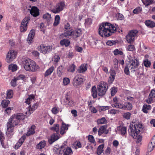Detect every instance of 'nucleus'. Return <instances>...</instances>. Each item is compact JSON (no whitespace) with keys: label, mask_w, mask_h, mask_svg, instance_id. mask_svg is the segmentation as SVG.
<instances>
[{"label":"nucleus","mask_w":155,"mask_h":155,"mask_svg":"<svg viewBox=\"0 0 155 155\" xmlns=\"http://www.w3.org/2000/svg\"><path fill=\"white\" fill-rule=\"evenodd\" d=\"M13 109V107H8L5 110V113L8 114L10 113L11 110H12Z\"/></svg>","instance_id":"6e6d98bb"},{"label":"nucleus","mask_w":155,"mask_h":155,"mask_svg":"<svg viewBox=\"0 0 155 155\" xmlns=\"http://www.w3.org/2000/svg\"><path fill=\"white\" fill-rule=\"evenodd\" d=\"M46 144V141L43 140L38 144L36 146V148L38 149H41L44 147Z\"/></svg>","instance_id":"2f4dec72"},{"label":"nucleus","mask_w":155,"mask_h":155,"mask_svg":"<svg viewBox=\"0 0 155 155\" xmlns=\"http://www.w3.org/2000/svg\"><path fill=\"white\" fill-rule=\"evenodd\" d=\"M143 4L146 6H148L154 2V0H141Z\"/></svg>","instance_id":"37998d69"},{"label":"nucleus","mask_w":155,"mask_h":155,"mask_svg":"<svg viewBox=\"0 0 155 155\" xmlns=\"http://www.w3.org/2000/svg\"><path fill=\"white\" fill-rule=\"evenodd\" d=\"M70 82V79L67 78H64L63 80V83L64 85H68Z\"/></svg>","instance_id":"864d4df0"},{"label":"nucleus","mask_w":155,"mask_h":155,"mask_svg":"<svg viewBox=\"0 0 155 155\" xmlns=\"http://www.w3.org/2000/svg\"><path fill=\"white\" fill-rule=\"evenodd\" d=\"M87 69V65L86 64H82L78 70V71L79 73H84Z\"/></svg>","instance_id":"5701e85b"},{"label":"nucleus","mask_w":155,"mask_h":155,"mask_svg":"<svg viewBox=\"0 0 155 155\" xmlns=\"http://www.w3.org/2000/svg\"><path fill=\"white\" fill-rule=\"evenodd\" d=\"M52 49V48L50 46H46L44 45H40L39 51L45 54L51 51Z\"/></svg>","instance_id":"ddd939ff"},{"label":"nucleus","mask_w":155,"mask_h":155,"mask_svg":"<svg viewBox=\"0 0 155 155\" xmlns=\"http://www.w3.org/2000/svg\"><path fill=\"white\" fill-rule=\"evenodd\" d=\"M43 18L47 22H50L52 21L51 15L48 13H46L44 14L43 16Z\"/></svg>","instance_id":"393cba45"},{"label":"nucleus","mask_w":155,"mask_h":155,"mask_svg":"<svg viewBox=\"0 0 155 155\" xmlns=\"http://www.w3.org/2000/svg\"><path fill=\"white\" fill-rule=\"evenodd\" d=\"M135 49V47L134 45H129L127 49V50L129 51H132Z\"/></svg>","instance_id":"69168bd1"},{"label":"nucleus","mask_w":155,"mask_h":155,"mask_svg":"<svg viewBox=\"0 0 155 155\" xmlns=\"http://www.w3.org/2000/svg\"><path fill=\"white\" fill-rule=\"evenodd\" d=\"M6 96L5 98L6 99H10L12 98L13 96V90L9 89L7 90L6 92Z\"/></svg>","instance_id":"c756f323"},{"label":"nucleus","mask_w":155,"mask_h":155,"mask_svg":"<svg viewBox=\"0 0 155 155\" xmlns=\"http://www.w3.org/2000/svg\"><path fill=\"white\" fill-rule=\"evenodd\" d=\"M22 62L26 71L35 72L39 69V66L35 61L28 58H24Z\"/></svg>","instance_id":"39448f33"},{"label":"nucleus","mask_w":155,"mask_h":155,"mask_svg":"<svg viewBox=\"0 0 155 155\" xmlns=\"http://www.w3.org/2000/svg\"><path fill=\"white\" fill-rule=\"evenodd\" d=\"M131 115V114L129 112H127L125 113H124L123 114V116L124 118L125 119L128 120L130 119Z\"/></svg>","instance_id":"4d7b16f0"},{"label":"nucleus","mask_w":155,"mask_h":155,"mask_svg":"<svg viewBox=\"0 0 155 155\" xmlns=\"http://www.w3.org/2000/svg\"><path fill=\"white\" fill-rule=\"evenodd\" d=\"M92 20L91 18H87L85 19V26H89L92 23Z\"/></svg>","instance_id":"8fccbe9b"},{"label":"nucleus","mask_w":155,"mask_h":155,"mask_svg":"<svg viewBox=\"0 0 155 155\" xmlns=\"http://www.w3.org/2000/svg\"><path fill=\"white\" fill-rule=\"evenodd\" d=\"M128 59L129 63L125 67L124 69V72L127 75L130 74L129 70L131 72L136 71L139 65V61L137 59L135 58H133L131 56H129Z\"/></svg>","instance_id":"20e7f679"},{"label":"nucleus","mask_w":155,"mask_h":155,"mask_svg":"<svg viewBox=\"0 0 155 155\" xmlns=\"http://www.w3.org/2000/svg\"><path fill=\"white\" fill-rule=\"evenodd\" d=\"M54 70V67L53 66H51L46 71L44 74L45 76L46 77L51 74Z\"/></svg>","instance_id":"c85d7f7f"},{"label":"nucleus","mask_w":155,"mask_h":155,"mask_svg":"<svg viewBox=\"0 0 155 155\" xmlns=\"http://www.w3.org/2000/svg\"><path fill=\"white\" fill-rule=\"evenodd\" d=\"M116 73L114 70L111 69L110 70V74L109 77L108 82L109 83H112L114 81Z\"/></svg>","instance_id":"aec40b11"},{"label":"nucleus","mask_w":155,"mask_h":155,"mask_svg":"<svg viewBox=\"0 0 155 155\" xmlns=\"http://www.w3.org/2000/svg\"><path fill=\"white\" fill-rule=\"evenodd\" d=\"M30 20V18L28 17H26L22 20L20 27V29L21 32H25L27 29V24Z\"/></svg>","instance_id":"9b49d317"},{"label":"nucleus","mask_w":155,"mask_h":155,"mask_svg":"<svg viewBox=\"0 0 155 155\" xmlns=\"http://www.w3.org/2000/svg\"><path fill=\"white\" fill-rule=\"evenodd\" d=\"M17 80H16V77H14L11 81V86L14 87H15L17 85Z\"/></svg>","instance_id":"5fc2aeb1"},{"label":"nucleus","mask_w":155,"mask_h":155,"mask_svg":"<svg viewBox=\"0 0 155 155\" xmlns=\"http://www.w3.org/2000/svg\"><path fill=\"white\" fill-rule=\"evenodd\" d=\"M60 20V17L59 15H56L54 18V21L53 23V25L56 26L59 23Z\"/></svg>","instance_id":"a19ab883"},{"label":"nucleus","mask_w":155,"mask_h":155,"mask_svg":"<svg viewBox=\"0 0 155 155\" xmlns=\"http://www.w3.org/2000/svg\"><path fill=\"white\" fill-rule=\"evenodd\" d=\"M65 104L67 107H71L75 105V103L71 100L66 97L65 101Z\"/></svg>","instance_id":"4be33fe9"},{"label":"nucleus","mask_w":155,"mask_h":155,"mask_svg":"<svg viewBox=\"0 0 155 155\" xmlns=\"http://www.w3.org/2000/svg\"><path fill=\"white\" fill-rule=\"evenodd\" d=\"M127 129L125 127L120 126L117 128V130L121 135H124L127 132Z\"/></svg>","instance_id":"412c9836"},{"label":"nucleus","mask_w":155,"mask_h":155,"mask_svg":"<svg viewBox=\"0 0 155 155\" xmlns=\"http://www.w3.org/2000/svg\"><path fill=\"white\" fill-rule=\"evenodd\" d=\"M63 67L60 66L58 67L57 70V74L59 77H61L63 73Z\"/></svg>","instance_id":"c9c22d12"},{"label":"nucleus","mask_w":155,"mask_h":155,"mask_svg":"<svg viewBox=\"0 0 155 155\" xmlns=\"http://www.w3.org/2000/svg\"><path fill=\"white\" fill-rule=\"evenodd\" d=\"M25 135H24L19 140L18 142L16 144L15 148L16 149H18L21 145V144L24 142L25 138Z\"/></svg>","instance_id":"6ab92c4d"},{"label":"nucleus","mask_w":155,"mask_h":155,"mask_svg":"<svg viewBox=\"0 0 155 155\" xmlns=\"http://www.w3.org/2000/svg\"><path fill=\"white\" fill-rule=\"evenodd\" d=\"M114 104L111 105L113 107L123 110H131L132 108V104L129 102H126L124 104L119 102L117 98L115 97L113 98Z\"/></svg>","instance_id":"423d86ee"},{"label":"nucleus","mask_w":155,"mask_h":155,"mask_svg":"<svg viewBox=\"0 0 155 155\" xmlns=\"http://www.w3.org/2000/svg\"><path fill=\"white\" fill-rule=\"evenodd\" d=\"M111 94L112 96H114L117 91V88L116 87H112L111 88Z\"/></svg>","instance_id":"052dcab7"},{"label":"nucleus","mask_w":155,"mask_h":155,"mask_svg":"<svg viewBox=\"0 0 155 155\" xmlns=\"http://www.w3.org/2000/svg\"><path fill=\"white\" fill-rule=\"evenodd\" d=\"M68 129V126L66 124H62L60 129V134L63 135L66 133Z\"/></svg>","instance_id":"bb28decb"},{"label":"nucleus","mask_w":155,"mask_h":155,"mask_svg":"<svg viewBox=\"0 0 155 155\" xmlns=\"http://www.w3.org/2000/svg\"><path fill=\"white\" fill-rule=\"evenodd\" d=\"M81 30L80 29H76L74 30L73 32V38H75L79 37L81 34Z\"/></svg>","instance_id":"b1692460"},{"label":"nucleus","mask_w":155,"mask_h":155,"mask_svg":"<svg viewBox=\"0 0 155 155\" xmlns=\"http://www.w3.org/2000/svg\"><path fill=\"white\" fill-rule=\"evenodd\" d=\"M155 100V91L152 90L150 92L148 99L147 100V102L148 104L153 102Z\"/></svg>","instance_id":"4468645a"},{"label":"nucleus","mask_w":155,"mask_h":155,"mask_svg":"<svg viewBox=\"0 0 155 155\" xmlns=\"http://www.w3.org/2000/svg\"><path fill=\"white\" fill-rule=\"evenodd\" d=\"M34 98L35 96L33 95H31L29 96L28 98L26 99L25 103L28 104H29L30 103L31 101L34 100Z\"/></svg>","instance_id":"49530a36"},{"label":"nucleus","mask_w":155,"mask_h":155,"mask_svg":"<svg viewBox=\"0 0 155 155\" xmlns=\"http://www.w3.org/2000/svg\"><path fill=\"white\" fill-rule=\"evenodd\" d=\"M142 129V125L140 124H130L129 126L128 133L133 138L137 139V142L139 143L142 140V136L140 134Z\"/></svg>","instance_id":"f03ea898"},{"label":"nucleus","mask_w":155,"mask_h":155,"mask_svg":"<svg viewBox=\"0 0 155 155\" xmlns=\"http://www.w3.org/2000/svg\"><path fill=\"white\" fill-rule=\"evenodd\" d=\"M155 147V144L153 145H152L151 144H149L148 146V150L149 151H152L153 149V148Z\"/></svg>","instance_id":"774afa93"},{"label":"nucleus","mask_w":155,"mask_h":155,"mask_svg":"<svg viewBox=\"0 0 155 155\" xmlns=\"http://www.w3.org/2000/svg\"><path fill=\"white\" fill-rule=\"evenodd\" d=\"M35 125L31 126L29 129L27 134H26V135L27 136H29L31 135L34 134L35 132Z\"/></svg>","instance_id":"cd10ccee"},{"label":"nucleus","mask_w":155,"mask_h":155,"mask_svg":"<svg viewBox=\"0 0 155 155\" xmlns=\"http://www.w3.org/2000/svg\"><path fill=\"white\" fill-rule=\"evenodd\" d=\"M73 153V151L71 148L68 147L64 152V155H71Z\"/></svg>","instance_id":"a18cd8bd"},{"label":"nucleus","mask_w":155,"mask_h":155,"mask_svg":"<svg viewBox=\"0 0 155 155\" xmlns=\"http://www.w3.org/2000/svg\"><path fill=\"white\" fill-rule=\"evenodd\" d=\"M108 132V131L106 130V126L105 125L102 126H101L98 130V134L100 136L103 133L107 134Z\"/></svg>","instance_id":"a211bd4d"},{"label":"nucleus","mask_w":155,"mask_h":155,"mask_svg":"<svg viewBox=\"0 0 155 155\" xmlns=\"http://www.w3.org/2000/svg\"><path fill=\"white\" fill-rule=\"evenodd\" d=\"M70 43L69 41L67 39H63L61 41L60 44L62 45H65L66 47L69 46Z\"/></svg>","instance_id":"e433bc0d"},{"label":"nucleus","mask_w":155,"mask_h":155,"mask_svg":"<svg viewBox=\"0 0 155 155\" xmlns=\"http://www.w3.org/2000/svg\"><path fill=\"white\" fill-rule=\"evenodd\" d=\"M88 140L91 143H94L95 141L94 137L92 135H89L88 137Z\"/></svg>","instance_id":"bf43d9fd"},{"label":"nucleus","mask_w":155,"mask_h":155,"mask_svg":"<svg viewBox=\"0 0 155 155\" xmlns=\"http://www.w3.org/2000/svg\"><path fill=\"white\" fill-rule=\"evenodd\" d=\"M97 122L98 124H103L107 123V121L104 117H102L98 119L97 120Z\"/></svg>","instance_id":"de8ad7c7"},{"label":"nucleus","mask_w":155,"mask_h":155,"mask_svg":"<svg viewBox=\"0 0 155 155\" xmlns=\"http://www.w3.org/2000/svg\"><path fill=\"white\" fill-rule=\"evenodd\" d=\"M151 107L150 105L144 104L142 108V111L145 113H147L148 111L151 109Z\"/></svg>","instance_id":"72a5a7b5"},{"label":"nucleus","mask_w":155,"mask_h":155,"mask_svg":"<svg viewBox=\"0 0 155 155\" xmlns=\"http://www.w3.org/2000/svg\"><path fill=\"white\" fill-rule=\"evenodd\" d=\"M104 147V144H101L99 145L97 150V154L100 155L103 152V149Z\"/></svg>","instance_id":"09e8293b"},{"label":"nucleus","mask_w":155,"mask_h":155,"mask_svg":"<svg viewBox=\"0 0 155 155\" xmlns=\"http://www.w3.org/2000/svg\"><path fill=\"white\" fill-rule=\"evenodd\" d=\"M107 89V84L104 82L101 81L97 87L98 94L101 96L104 95Z\"/></svg>","instance_id":"0eeeda50"},{"label":"nucleus","mask_w":155,"mask_h":155,"mask_svg":"<svg viewBox=\"0 0 155 155\" xmlns=\"http://www.w3.org/2000/svg\"><path fill=\"white\" fill-rule=\"evenodd\" d=\"M59 111V108L54 107L52 108L51 112L52 113L54 114H57Z\"/></svg>","instance_id":"e2e57ef3"},{"label":"nucleus","mask_w":155,"mask_h":155,"mask_svg":"<svg viewBox=\"0 0 155 155\" xmlns=\"http://www.w3.org/2000/svg\"><path fill=\"white\" fill-rule=\"evenodd\" d=\"M14 115L18 120L19 122L20 120H23L25 118V115L21 113H19Z\"/></svg>","instance_id":"473e14b6"},{"label":"nucleus","mask_w":155,"mask_h":155,"mask_svg":"<svg viewBox=\"0 0 155 155\" xmlns=\"http://www.w3.org/2000/svg\"><path fill=\"white\" fill-rule=\"evenodd\" d=\"M155 147V144L153 145H152L151 144H149L148 146V150L149 151H152L153 149V148Z\"/></svg>","instance_id":"338daca9"},{"label":"nucleus","mask_w":155,"mask_h":155,"mask_svg":"<svg viewBox=\"0 0 155 155\" xmlns=\"http://www.w3.org/2000/svg\"><path fill=\"white\" fill-rule=\"evenodd\" d=\"M92 94L93 97L95 98L97 97V91L96 87L95 86H93L91 90Z\"/></svg>","instance_id":"c03bdc74"},{"label":"nucleus","mask_w":155,"mask_h":155,"mask_svg":"<svg viewBox=\"0 0 155 155\" xmlns=\"http://www.w3.org/2000/svg\"><path fill=\"white\" fill-rule=\"evenodd\" d=\"M145 25L148 27L153 28L155 27V23L153 21L150 20L145 21Z\"/></svg>","instance_id":"7c9ffc66"},{"label":"nucleus","mask_w":155,"mask_h":155,"mask_svg":"<svg viewBox=\"0 0 155 155\" xmlns=\"http://www.w3.org/2000/svg\"><path fill=\"white\" fill-rule=\"evenodd\" d=\"M74 30L71 29L70 30H64V32L61 35L66 38H68L69 37L73 38V32Z\"/></svg>","instance_id":"dca6fc26"},{"label":"nucleus","mask_w":155,"mask_h":155,"mask_svg":"<svg viewBox=\"0 0 155 155\" xmlns=\"http://www.w3.org/2000/svg\"><path fill=\"white\" fill-rule=\"evenodd\" d=\"M64 2H61L58 3L55 6L54 8L52 10V11L54 13H58L62 11L64 9Z\"/></svg>","instance_id":"f8f14e48"},{"label":"nucleus","mask_w":155,"mask_h":155,"mask_svg":"<svg viewBox=\"0 0 155 155\" xmlns=\"http://www.w3.org/2000/svg\"><path fill=\"white\" fill-rule=\"evenodd\" d=\"M144 64L145 66L147 67H149L151 64L150 61L147 59H146L144 61Z\"/></svg>","instance_id":"680f3d73"},{"label":"nucleus","mask_w":155,"mask_h":155,"mask_svg":"<svg viewBox=\"0 0 155 155\" xmlns=\"http://www.w3.org/2000/svg\"><path fill=\"white\" fill-rule=\"evenodd\" d=\"M142 10L141 7H138L133 11V12L135 14H138L141 12Z\"/></svg>","instance_id":"603ef678"},{"label":"nucleus","mask_w":155,"mask_h":155,"mask_svg":"<svg viewBox=\"0 0 155 155\" xmlns=\"http://www.w3.org/2000/svg\"><path fill=\"white\" fill-rule=\"evenodd\" d=\"M18 69V67L16 64H11L8 66V69L11 70L12 71H16Z\"/></svg>","instance_id":"4c0bfd02"},{"label":"nucleus","mask_w":155,"mask_h":155,"mask_svg":"<svg viewBox=\"0 0 155 155\" xmlns=\"http://www.w3.org/2000/svg\"><path fill=\"white\" fill-rule=\"evenodd\" d=\"M10 101L8 100H4L2 101L1 105L2 107L4 108H6L8 107Z\"/></svg>","instance_id":"f704fd0d"},{"label":"nucleus","mask_w":155,"mask_h":155,"mask_svg":"<svg viewBox=\"0 0 155 155\" xmlns=\"http://www.w3.org/2000/svg\"><path fill=\"white\" fill-rule=\"evenodd\" d=\"M83 82V76L80 74L77 75L74 77L73 81V84L77 87L81 84Z\"/></svg>","instance_id":"9d476101"},{"label":"nucleus","mask_w":155,"mask_h":155,"mask_svg":"<svg viewBox=\"0 0 155 155\" xmlns=\"http://www.w3.org/2000/svg\"><path fill=\"white\" fill-rule=\"evenodd\" d=\"M89 109L90 111L93 113H96L97 111L96 109L94 107L92 106H89Z\"/></svg>","instance_id":"13d9d810"},{"label":"nucleus","mask_w":155,"mask_h":155,"mask_svg":"<svg viewBox=\"0 0 155 155\" xmlns=\"http://www.w3.org/2000/svg\"><path fill=\"white\" fill-rule=\"evenodd\" d=\"M17 54V51L14 50H10L7 55L6 58V61L8 63H10L16 57Z\"/></svg>","instance_id":"1a4fd4ad"},{"label":"nucleus","mask_w":155,"mask_h":155,"mask_svg":"<svg viewBox=\"0 0 155 155\" xmlns=\"http://www.w3.org/2000/svg\"><path fill=\"white\" fill-rule=\"evenodd\" d=\"M138 31L137 30H133L130 31L126 36V40L128 43L133 42L135 38L137 37Z\"/></svg>","instance_id":"6e6552de"},{"label":"nucleus","mask_w":155,"mask_h":155,"mask_svg":"<svg viewBox=\"0 0 155 155\" xmlns=\"http://www.w3.org/2000/svg\"><path fill=\"white\" fill-rule=\"evenodd\" d=\"M59 134L58 133L54 134L51 136V138L49 140V143L52 144L55 141L57 140L60 138Z\"/></svg>","instance_id":"f3484780"},{"label":"nucleus","mask_w":155,"mask_h":155,"mask_svg":"<svg viewBox=\"0 0 155 155\" xmlns=\"http://www.w3.org/2000/svg\"><path fill=\"white\" fill-rule=\"evenodd\" d=\"M38 106V105L36 103L32 107L29 109V114H31L32 113V111L36 109Z\"/></svg>","instance_id":"79ce46f5"},{"label":"nucleus","mask_w":155,"mask_h":155,"mask_svg":"<svg viewBox=\"0 0 155 155\" xmlns=\"http://www.w3.org/2000/svg\"><path fill=\"white\" fill-rule=\"evenodd\" d=\"M75 66L74 64H72L69 66L68 71L73 72L75 71Z\"/></svg>","instance_id":"3c124183"},{"label":"nucleus","mask_w":155,"mask_h":155,"mask_svg":"<svg viewBox=\"0 0 155 155\" xmlns=\"http://www.w3.org/2000/svg\"><path fill=\"white\" fill-rule=\"evenodd\" d=\"M59 128V125L58 124H55L51 128V130L53 131L56 132V133L58 134Z\"/></svg>","instance_id":"58836bf2"},{"label":"nucleus","mask_w":155,"mask_h":155,"mask_svg":"<svg viewBox=\"0 0 155 155\" xmlns=\"http://www.w3.org/2000/svg\"><path fill=\"white\" fill-rule=\"evenodd\" d=\"M5 139V137L3 134L2 132H0V141L2 147L4 148H6V146H5L4 144L3 140Z\"/></svg>","instance_id":"ea45409f"},{"label":"nucleus","mask_w":155,"mask_h":155,"mask_svg":"<svg viewBox=\"0 0 155 155\" xmlns=\"http://www.w3.org/2000/svg\"><path fill=\"white\" fill-rule=\"evenodd\" d=\"M19 123V120L14 115L11 117L7 124L6 134L8 137L11 138L13 135L14 127L18 125Z\"/></svg>","instance_id":"7ed1b4c3"},{"label":"nucleus","mask_w":155,"mask_h":155,"mask_svg":"<svg viewBox=\"0 0 155 155\" xmlns=\"http://www.w3.org/2000/svg\"><path fill=\"white\" fill-rule=\"evenodd\" d=\"M116 30V28L114 25L106 22L99 25L98 32L101 36L108 37L115 32Z\"/></svg>","instance_id":"f257e3e1"},{"label":"nucleus","mask_w":155,"mask_h":155,"mask_svg":"<svg viewBox=\"0 0 155 155\" xmlns=\"http://www.w3.org/2000/svg\"><path fill=\"white\" fill-rule=\"evenodd\" d=\"M35 35V32L34 30H31L28 34V43H31L33 38Z\"/></svg>","instance_id":"a878e982"},{"label":"nucleus","mask_w":155,"mask_h":155,"mask_svg":"<svg viewBox=\"0 0 155 155\" xmlns=\"http://www.w3.org/2000/svg\"><path fill=\"white\" fill-rule=\"evenodd\" d=\"M30 10L31 14L34 17H36L39 14V10L36 7H32Z\"/></svg>","instance_id":"2eb2a0df"},{"label":"nucleus","mask_w":155,"mask_h":155,"mask_svg":"<svg viewBox=\"0 0 155 155\" xmlns=\"http://www.w3.org/2000/svg\"><path fill=\"white\" fill-rule=\"evenodd\" d=\"M114 53L115 55H117V54L122 55L123 54V52L119 50L118 49H116L114 50Z\"/></svg>","instance_id":"0e129e2a"}]
</instances>
